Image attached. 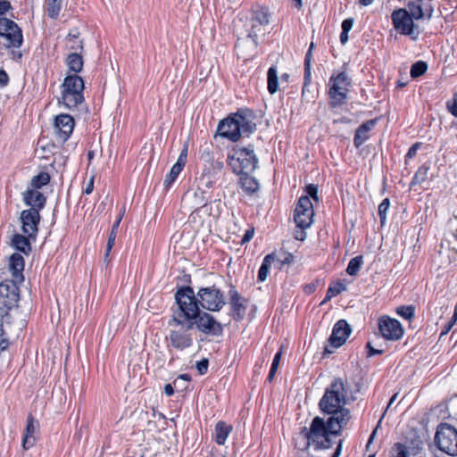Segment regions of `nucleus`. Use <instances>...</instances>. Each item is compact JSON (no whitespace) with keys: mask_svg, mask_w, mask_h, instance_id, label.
Listing matches in <instances>:
<instances>
[{"mask_svg":"<svg viewBox=\"0 0 457 457\" xmlns=\"http://www.w3.org/2000/svg\"><path fill=\"white\" fill-rule=\"evenodd\" d=\"M354 400L355 396L350 391L347 381L341 378H334L319 403L320 411L332 416L327 422L320 417H315L309 428H302L300 435L305 440L303 449H307L311 444L314 445L316 449L329 448V436L338 435L351 418L350 411L343 406Z\"/></svg>","mask_w":457,"mask_h":457,"instance_id":"obj_1","label":"nucleus"},{"mask_svg":"<svg viewBox=\"0 0 457 457\" xmlns=\"http://www.w3.org/2000/svg\"><path fill=\"white\" fill-rule=\"evenodd\" d=\"M175 299L180 310V314L189 322L187 329H197L206 335L219 336L222 333V326L210 313L201 311L194 302V289L191 287L179 288L175 294Z\"/></svg>","mask_w":457,"mask_h":457,"instance_id":"obj_2","label":"nucleus"},{"mask_svg":"<svg viewBox=\"0 0 457 457\" xmlns=\"http://www.w3.org/2000/svg\"><path fill=\"white\" fill-rule=\"evenodd\" d=\"M256 129V124L240 113H235L218 125L219 135L232 142L239 140L241 136L249 137Z\"/></svg>","mask_w":457,"mask_h":457,"instance_id":"obj_3","label":"nucleus"},{"mask_svg":"<svg viewBox=\"0 0 457 457\" xmlns=\"http://www.w3.org/2000/svg\"><path fill=\"white\" fill-rule=\"evenodd\" d=\"M258 163L254 154L253 146L234 147L228 154V164L237 174H246L253 172Z\"/></svg>","mask_w":457,"mask_h":457,"instance_id":"obj_4","label":"nucleus"},{"mask_svg":"<svg viewBox=\"0 0 457 457\" xmlns=\"http://www.w3.org/2000/svg\"><path fill=\"white\" fill-rule=\"evenodd\" d=\"M194 302L204 310L219 312L226 304L223 292L213 286L200 287L196 294L194 293Z\"/></svg>","mask_w":457,"mask_h":457,"instance_id":"obj_5","label":"nucleus"},{"mask_svg":"<svg viewBox=\"0 0 457 457\" xmlns=\"http://www.w3.org/2000/svg\"><path fill=\"white\" fill-rule=\"evenodd\" d=\"M329 83L330 106L332 108L342 106L347 100L349 88L352 86V79L345 71H341L337 74L334 73L329 79Z\"/></svg>","mask_w":457,"mask_h":457,"instance_id":"obj_6","label":"nucleus"},{"mask_svg":"<svg viewBox=\"0 0 457 457\" xmlns=\"http://www.w3.org/2000/svg\"><path fill=\"white\" fill-rule=\"evenodd\" d=\"M435 444L441 452L453 457L457 456V429L448 423L439 424Z\"/></svg>","mask_w":457,"mask_h":457,"instance_id":"obj_7","label":"nucleus"},{"mask_svg":"<svg viewBox=\"0 0 457 457\" xmlns=\"http://www.w3.org/2000/svg\"><path fill=\"white\" fill-rule=\"evenodd\" d=\"M20 298L19 287L13 280L0 283V319L7 316L17 306Z\"/></svg>","mask_w":457,"mask_h":457,"instance_id":"obj_8","label":"nucleus"},{"mask_svg":"<svg viewBox=\"0 0 457 457\" xmlns=\"http://www.w3.org/2000/svg\"><path fill=\"white\" fill-rule=\"evenodd\" d=\"M0 37L6 40L4 46L7 48H19L23 42L21 28L12 20L5 17L0 18Z\"/></svg>","mask_w":457,"mask_h":457,"instance_id":"obj_9","label":"nucleus"},{"mask_svg":"<svg viewBox=\"0 0 457 457\" xmlns=\"http://www.w3.org/2000/svg\"><path fill=\"white\" fill-rule=\"evenodd\" d=\"M394 28L402 35L411 36V39L416 40L419 33L415 34L416 25L413 19L409 15L406 9L400 8L395 10L391 14Z\"/></svg>","mask_w":457,"mask_h":457,"instance_id":"obj_10","label":"nucleus"},{"mask_svg":"<svg viewBox=\"0 0 457 457\" xmlns=\"http://www.w3.org/2000/svg\"><path fill=\"white\" fill-rule=\"evenodd\" d=\"M314 211L309 196H301L295 209L294 220L299 228H307L312 223Z\"/></svg>","mask_w":457,"mask_h":457,"instance_id":"obj_11","label":"nucleus"},{"mask_svg":"<svg viewBox=\"0 0 457 457\" xmlns=\"http://www.w3.org/2000/svg\"><path fill=\"white\" fill-rule=\"evenodd\" d=\"M269 12L267 9L260 4H254L252 7V15L249 20L250 29L248 30V37H251L254 44L258 34L262 31V27L268 25Z\"/></svg>","mask_w":457,"mask_h":457,"instance_id":"obj_12","label":"nucleus"},{"mask_svg":"<svg viewBox=\"0 0 457 457\" xmlns=\"http://www.w3.org/2000/svg\"><path fill=\"white\" fill-rule=\"evenodd\" d=\"M378 330L385 339L390 341H397L403 336L402 324L388 316H383L378 320Z\"/></svg>","mask_w":457,"mask_h":457,"instance_id":"obj_13","label":"nucleus"},{"mask_svg":"<svg viewBox=\"0 0 457 457\" xmlns=\"http://www.w3.org/2000/svg\"><path fill=\"white\" fill-rule=\"evenodd\" d=\"M40 219L41 217L37 208H29L21 212V221L22 224V231L28 237H36Z\"/></svg>","mask_w":457,"mask_h":457,"instance_id":"obj_14","label":"nucleus"},{"mask_svg":"<svg viewBox=\"0 0 457 457\" xmlns=\"http://www.w3.org/2000/svg\"><path fill=\"white\" fill-rule=\"evenodd\" d=\"M74 120L69 114H60L55 117L54 129L59 142L64 143L68 140L74 129Z\"/></svg>","mask_w":457,"mask_h":457,"instance_id":"obj_15","label":"nucleus"},{"mask_svg":"<svg viewBox=\"0 0 457 457\" xmlns=\"http://www.w3.org/2000/svg\"><path fill=\"white\" fill-rule=\"evenodd\" d=\"M230 315L237 320H242L247 309V300L241 296L235 287L229 289Z\"/></svg>","mask_w":457,"mask_h":457,"instance_id":"obj_16","label":"nucleus"},{"mask_svg":"<svg viewBox=\"0 0 457 457\" xmlns=\"http://www.w3.org/2000/svg\"><path fill=\"white\" fill-rule=\"evenodd\" d=\"M350 325L345 320H338L333 327L332 333L328 338L329 345L338 348L345 344L351 334Z\"/></svg>","mask_w":457,"mask_h":457,"instance_id":"obj_17","label":"nucleus"},{"mask_svg":"<svg viewBox=\"0 0 457 457\" xmlns=\"http://www.w3.org/2000/svg\"><path fill=\"white\" fill-rule=\"evenodd\" d=\"M38 421L32 415L29 414L27 418V425L21 442V446L24 451H28L36 445L38 437Z\"/></svg>","mask_w":457,"mask_h":457,"instance_id":"obj_18","label":"nucleus"},{"mask_svg":"<svg viewBox=\"0 0 457 457\" xmlns=\"http://www.w3.org/2000/svg\"><path fill=\"white\" fill-rule=\"evenodd\" d=\"M23 201L26 205L30 206V208H37V212L44 208L46 198V196L37 189L28 188L23 193Z\"/></svg>","mask_w":457,"mask_h":457,"instance_id":"obj_19","label":"nucleus"},{"mask_svg":"<svg viewBox=\"0 0 457 457\" xmlns=\"http://www.w3.org/2000/svg\"><path fill=\"white\" fill-rule=\"evenodd\" d=\"M170 345L177 350L182 351L192 345V337L189 334L178 330H170L169 335Z\"/></svg>","mask_w":457,"mask_h":457,"instance_id":"obj_20","label":"nucleus"},{"mask_svg":"<svg viewBox=\"0 0 457 457\" xmlns=\"http://www.w3.org/2000/svg\"><path fill=\"white\" fill-rule=\"evenodd\" d=\"M84 101L83 93L74 92L67 88H62V97L59 104H63L67 109L71 110L76 108Z\"/></svg>","mask_w":457,"mask_h":457,"instance_id":"obj_21","label":"nucleus"},{"mask_svg":"<svg viewBox=\"0 0 457 457\" xmlns=\"http://www.w3.org/2000/svg\"><path fill=\"white\" fill-rule=\"evenodd\" d=\"M377 120H369L363 122L355 131L353 144L355 147H360L370 137L369 132L374 128Z\"/></svg>","mask_w":457,"mask_h":457,"instance_id":"obj_22","label":"nucleus"},{"mask_svg":"<svg viewBox=\"0 0 457 457\" xmlns=\"http://www.w3.org/2000/svg\"><path fill=\"white\" fill-rule=\"evenodd\" d=\"M84 87L83 79L77 74L67 75L62 84V88L79 93H83Z\"/></svg>","mask_w":457,"mask_h":457,"instance_id":"obj_23","label":"nucleus"},{"mask_svg":"<svg viewBox=\"0 0 457 457\" xmlns=\"http://www.w3.org/2000/svg\"><path fill=\"white\" fill-rule=\"evenodd\" d=\"M24 265V259L20 253H15L11 255L9 260V267L14 278H22Z\"/></svg>","mask_w":457,"mask_h":457,"instance_id":"obj_24","label":"nucleus"},{"mask_svg":"<svg viewBox=\"0 0 457 457\" xmlns=\"http://www.w3.org/2000/svg\"><path fill=\"white\" fill-rule=\"evenodd\" d=\"M231 431L232 426L228 425L225 421H219L215 426L214 434V439L217 445H224Z\"/></svg>","mask_w":457,"mask_h":457,"instance_id":"obj_25","label":"nucleus"},{"mask_svg":"<svg viewBox=\"0 0 457 457\" xmlns=\"http://www.w3.org/2000/svg\"><path fill=\"white\" fill-rule=\"evenodd\" d=\"M12 245L16 250L27 255L31 251V245L28 236L25 237L21 234H15L12 238Z\"/></svg>","mask_w":457,"mask_h":457,"instance_id":"obj_26","label":"nucleus"},{"mask_svg":"<svg viewBox=\"0 0 457 457\" xmlns=\"http://www.w3.org/2000/svg\"><path fill=\"white\" fill-rule=\"evenodd\" d=\"M80 33L78 29H71L66 37L67 46L71 50H82L83 41L79 37Z\"/></svg>","mask_w":457,"mask_h":457,"instance_id":"obj_27","label":"nucleus"},{"mask_svg":"<svg viewBox=\"0 0 457 457\" xmlns=\"http://www.w3.org/2000/svg\"><path fill=\"white\" fill-rule=\"evenodd\" d=\"M277 254L270 253L266 255L258 271V281L263 282L269 274L271 263L276 261Z\"/></svg>","mask_w":457,"mask_h":457,"instance_id":"obj_28","label":"nucleus"},{"mask_svg":"<svg viewBox=\"0 0 457 457\" xmlns=\"http://www.w3.org/2000/svg\"><path fill=\"white\" fill-rule=\"evenodd\" d=\"M66 64L69 67V71L77 74L83 68V58L77 53L70 54L66 59Z\"/></svg>","mask_w":457,"mask_h":457,"instance_id":"obj_29","label":"nucleus"},{"mask_svg":"<svg viewBox=\"0 0 457 457\" xmlns=\"http://www.w3.org/2000/svg\"><path fill=\"white\" fill-rule=\"evenodd\" d=\"M423 0H414L410 1L407 4L409 15L411 16L413 20L422 19L425 15L423 11Z\"/></svg>","mask_w":457,"mask_h":457,"instance_id":"obj_30","label":"nucleus"},{"mask_svg":"<svg viewBox=\"0 0 457 457\" xmlns=\"http://www.w3.org/2000/svg\"><path fill=\"white\" fill-rule=\"evenodd\" d=\"M249 174L250 173L240 174V184L245 191L248 193H253L258 190L259 184L257 180L251 177Z\"/></svg>","mask_w":457,"mask_h":457,"instance_id":"obj_31","label":"nucleus"},{"mask_svg":"<svg viewBox=\"0 0 457 457\" xmlns=\"http://www.w3.org/2000/svg\"><path fill=\"white\" fill-rule=\"evenodd\" d=\"M312 58V53L308 50L304 58V76H303V96L305 95L306 87L311 83V61Z\"/></svg>","mask_w":457,"mask_h":457,"instance_id":"obj_32","label":"nucleus"},{"mask_svg":"<svg viewBox=\"0 0 457 457\" xmlns=\"http://www.w3.org/2000/svg\"><path fill=\"white\" fill-rule=\"evenodd\" d=\"M268 79V91L270 94L273 95L278 91V79L277 75V69L275 67H270L268 70L267 73Z\"/></svg>","mask_w":457,"mask_h":457,"instance_id":"obj_33","label":"nucleus"},{"mask_svg":"<svg viewBox=\"0 0 457 457\" xmlns=\"http://www.w3.org/2000/svg\"><path fill=\"white\" fill-rule=\"evenodd\" d=\"M363 264V257L361 255H358L353 259L350 260L347 268L346 272L350 276H355L360 271L361 266Z\"/></svg>","mask_w":457,"mask_h":457,"instance_id":"obj_34","label":"nucleus"},{"mask_svg":"<svg viewBox=\"0 0 457 457\" xmlns=\"http://www.w3.org/2000/svg\"><path fill=\"white\" fill-rule=\"evenodd\" d=\"M345 290H346L345 285L340 281H337L334 285H330L327 290L326 297L322 303L329 301L331 298L338 295L339 294H341L343 291H345Z\"/></svg>","mask_w":457,"mask_h":457,"instance_id":"obj_35","label":"nucleus"},{"mask_svg":"<svg viewBox=\"0 0 457 457\" xmlns=\"http://www.w3.org/2000/svg\"><path fill=\"white\" fill-rule=\"evenodd\" d=\"M50 181V175L47 172H40L37 176L33 177L31 180V188L39 189L43 186H46Z\"/></svg>","mask_w":457,"mask_h":457,"instance_id":"obj_36","label":"nucleus"},{"mask_svg":"<svg viewBox=\"0 0 457 457\" xmlns=\"http://www.w3.org/2000/svg\"><path fill=\"white\" fill-rule=\"evenodd\" d=\"M428 170L429 167L427 164L420 166L416 171L411 180V186L421 184L424 182L427 179Z\"/></svg>","mask_w":457,"mask_h":457,"instance_id":"obj_37","label":"nucleus"},{"mask_svg":"<svg viewBox=\"0 0 457 457\" xmlns=\"http://www.w3.org/2000/svg\"><path fill=\"white\" fill-rule=\"evenodd\" d=\"M389 457H409L408 447L402 443H395L390 450Z\"/></svg>","mask_w":457,"mask_h":457,"instance_id":"obj_38","label":"nucleus"},{"mask_svg":"<svg viewBox=\"0 0 457 457\" xmlns=\"http://www.w3.org/2000/svg\"><path fill=\"white\" fill-rule=\"evenodd\" d=\"M62 9V0H47V12L49 17L55 19Z\"/></svg>","mask_w":457,"mask_h":457,"instance_id":"obj_39","label":"nucleus"},{"mask_svg":"<svg viewBox=\"0 0 457 457\" xmlns=\"http://www.w3.org/2000/svg\"><path fill=\"white\" fill-rule=\"evenodd\" d=\"M428 70V65L423 61H418L411 65V77L415 79L423 75Z\"/></svg>","mask_w":457,"mask_h":457,"instance_id":"obj_40","label":"nucleus"},{"mask_svg":"<svg viewBox=\"0 0 457 457\" xmlns=\"http://www.w3.org/2000/svg\"><path fill=\"white\" fill-rule=\"evenodd\" d=\"M390 206V201L388 198H385L378 205V213L380 219L381 225H385L386 220V212Z\"/></svg>","mask_w":457,"mask_h":457,"instance_id":"obj_41","label":"nucleus"},{"mask_svg":"<svg viewBox=\"0 0 457 457\" xmlns=\"http://www.w3.org/2000/svg\"><path fill=\"white\" fill-rule=\"evenodd\" d=\"M396 312L398 315L403 317L405 320H411L414 316V307L411 305L409 306H400L396 309Z\"/></svg>","mask_w":457,"mask_h":457,"instance_id":"obj_42","label":"nucleus"},{"mask_svg":"<svg viewBox=\"0 0 457 457\" xmlns=\"http://www.w3.org/2000/svg\"><path fill=\"white\" fill-rule=\"evenodd\" d=\"M182 171V169L173 165L170 169V173L167 175L164 185L169 187L178 178L179 174Z\"/></svg>","mask_w":457,"mask_h":457,"instance_id":"obj_43","label":"nucleus"},{"mask_svg":"<svg viewBox=\"0 0 457 457\" xmlns=\"http://www.w3.org/2000/svg\"><path fill=\"white\" fill-rule=\"evenodd\" d=\"M124 209L122 211V213H120L118 217V220L114 222V224L112 225V230L110 232V235H109V237H108V242H111V243H114L115 242V239H116V236H117V230L119 228V226H120V222L122 219V215L124 213Z\"/></svg>","mask_w":457,"mask_h":457,"instance_id":"obj_44","label":"nucleus"},{"mask_svg":"<svg viewBox=\"0 0 457 457\" xmlns=\"http://www.w3.org/2000/svg\"><path fill=\"white\" fill-rule=\"evenodd\" d=\"M446 108L452 115L457 117V92L453 94L451 100L446 102Z\"/></svg>","mask_w":457,"mask_h":457,"instance_id":"obj_45","label":"nucleus"},{"mask_svg":"<svg viewBox=\"0 0 457 457\" xmlns=\"http://www.w3.org/2000/svg\"><path fill=\"white\" fill-rule=\"evenodd\" d=\"M276 261H278L281 265L290 264L294 262V255L290 253H283L280 257L277 255Z\"/></svg>","mask_w":457,"mask_h":457,"instance_id":"obj_46","label":"nucleus"},{"mask_svg":"<svg viewBox=\"0 0 457 457\" xmlns=\"http://www.w3.org/2000/svg\"><path fill=\"white\" fill-rule=\"evenodd\" d=\"M208 365H209L208 360L203 359L202 361H200L196 363V369L201 375H204L207 372Z\"/></svg>","mask_w":457,"mask_h":457,"instance_id":"obj_47","label":"nucleus"},{"mask_svg":"<svg viewBox=\"0 0 457 457\" xmlns=\"http://www.w3.org/2000/svg\"><path fill=\"white\" fill-rule=\"evenodd\" d=\"M420 143H415L413 144L408 150L405 159H411L417 154V151L420 147Z\"/></svg>","mask_w":457,"mask_h":457,"instance_id":"obj_48","label":"nucleus"},{"mask_svg":"<svg viewBox=\"0 0 457 457\" xmlns=\"http://www.w3.org/2000/svg\"><path fill=\"white\" fill-rule=\"evenodd\" d=\"M307 196L312 197L314 200H318V188L315 185L310 184L306 187Z\"/></svg>","mask_w":457,"mask_h":457,"instance_id":"obj_49","label":"nucleus"},{"mask_svg":"<svg viewBox=\"0 0 457 457\" xmlns=\"http://www.w3.org/2000/svg\"><path fill=\"white\" fill-rule=\"evenodd\" d=\"M12 8L9 1L0 0V15L5 13Z\"/></svg>","mask_w":457,"mask_h":457,"instance_id":"obj_50","label":"nucleus"},{"mask_svg":"<svg viewBox=\"0 0 457 457\" xmlns=\"http://www.w3.org/2000/svg\"><path fill=\"white\" fill-rule=\"evenodd\" d=\"M353 24V19H345L342 22V31L349 32V30L352 29Z\"/></svg>","mask_w":457,"mask_h":457,"instance_id":"obj_51","label":"nucleus"},{"mask_svg":"<svg viewBox=\"0 0 457 457\" xmlns=\"http://www.w3.org/2000/svg\"><path fill=\"white\" fill-rule=\"evenodd\" d=\"M305 228H300L299 230H295L294 233V237L296 240L303 241L306 238Z\"/></svg>","mask_w":457,"mask_h":457,"instance_id":"obj_52","label":"nucleus"},{"mask_svg":"<svg viewBox=\"0 0 457 457\" xmlns=\"http://www.w3.org/2000/svg\"><path fill=\"white\" fill-rule=\"evenodd\" d=\"M281 351L278 352L274 358H273V361H272V363H271V369H274V370H278V367L279 365V361H280V359H281Z\"/></svg>","mask_w":457,"mask_h":457,"instance_id":"obj_53","label":"nucleus"},{"mask_svg":"<svg viewBox=\"0 0 457 457\" xmlns=\"http://www.w3.org/2000/svg\"><path fill=\"white\" fill-rule=\"evenodd\" d=\"M9 80L7 73L4 70H0V85L5 86L7 85Z\"/></svg>","mask_w":457,"mask_h":457,"instance_id":"obj_54","label":"nucleus"},{"mask_svg":"<svg viewBox=\"0 0 457 457\" xmlns=\"http://www.w3.org/2000/svg\"><path fill=\"white\" fill-rule=\"evenodd\" d=\"M367 348L369 352V356H373L375 354H381L383 353V350H378L371 346L370 343L367 344Z\"/></svg>","mask_w":457,"mask_h":457,"instance_id":"obj_55","label":"nucleus"},{"mask_svg":"<svg viewBox=\"0 0 457 457\" xmlns=\"http://www.w3.org/2000/svg\"><path fill=\"white\" fill-rule=\"evenodd\" d=\"M93 189H94V177H92L90 179V180L88 181L87 185L86 186V187L84 189V193L87 195H89L92 193Z\"/></svg>","mask_w":457,"mask_h":457,"instance_id":"obj_56","label":"nucleus"},{"mask_svg":"<svg viewBox=\"0 0 457 457\" xmlns=\"http://www.w3.org/2000/svg\"><path fill=\"white\" fill-rule=\"evenodd\" d=\"M186 162H187V158L186 157H180L179 156L176 163L174 164L175 166H177L178 168H180L183 170V168L185 167L186 165Z\"/></svg>","mask_w":457,"mask_h":457,"instance_id":"obj_57","label":"nucleus"},{"mask_svg":"<svg viewBox=\"0 0 457 457\" xmlns=\"http://www.w3.org/2000/svg\"><path fill=\"white\" fill-rule=\"evenodd\" d=\"M253 236V230H246L245 234L242 238V243H246L252 239Z\"/></svg>","mask_w":457,"mask_h":457,"instance_id":"obj_58","label":"nucleus"},{"mask_svg":"<svg viewBox=\"0 0 457 457\" xmlns=\"http://www.w3.org/2000/svg\"><path fill=\"white\" fill-rule=\"evenodd\" d=\"M164 393H165L168 396H171V395L174 394V388H173V386H172L170 384H167V385H165V386H164Z\"/></svg>","mask_w":457,"mask_h":457,"instance_id":"obj_59","label":"nucleus"},{"mask_svg":"<svg viewBox=\"0 0 457 457\" xmlns=\"http://www.w3.org/2000/svg\"><path fill=\"white\" fill-rule=\"evenodd\" d=\"M397 396H398V393H395V395H393V396L390 398L389 400V403L386 406V409L385 411V412L383 413V416L382 418L385 416L386 411L391 407V405L393 404L394 402H395V400L397 399Z\"/></svg>","mask_w":457,"mask_h":457,"instance_id":"obj_60","label":"nucleus"},{"mask_svg":"<svg viewBox=\"0 0 457 457\" xmlns=\"http://www.w3.org/2000/svg\"><path fill=\"white\" fill-rule=\"evenodd\" d=\"M179 380H185L187 382L189 381V376L187 374H182L180 375L177 379L174 380V385L177 386V384Z\"/></svg>","mask_w":457,"mask_h":457,"instance_id":"obj_61","label":"nucleus"},{"mask_svg":"<svg viewBox=\"0 0 457 457\" xmlns=\"http://www.w3.org/2000/svg\"><path fill=\"white\" fill-rule=\"evenodd\" d=\"M348 40V32L342 31L340 34V41L342 44H345Z\"/></svg>","mask_w":457,"mask_h":457,"instance_id":"obj_62","label":"nucleus"},{"mask_svg":"<svg viewBox=\"0 0 457 457\" xmlns=\"http://www.w3.org/2000/svg\"><path fill=\"white\" fill-rule=\"evenodd\" d=\"M276 372H277V370H274V369L270 368L269 375H268V380L269 381H272L273 380Z\"/></svg>","mask_w":457,"mask_h":457,"instance_id":"obj_63","label":"nucleus"},{"mask_svg":"<svg viewBox=\"0 0 457 457\" xmlns=\"http://www.w3.org/2000/svg\"><path fill=\"white\" fill-rule=\"evenodd\" d=\"M415 454H420L418 457H426L425 453H422V447H420L419 445L416 447V453Z\"/></svg>","mask_w":457,"mask_h":457,"instance_id":"obj_64","label":"nucleus"}]
</instances>
